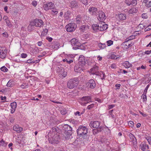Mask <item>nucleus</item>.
I'll return each mask as SVG.
<instances>
[{"label":"nucleus","instance_id":"27","mask_svg":"<svg viewBox=\"0 0 151 151\" xmlns=\"http://www.w3.org/2000/svg\"><path fill=\"white\" fill-rule=\"evenodd\" d=\"M119 18L121 20H124L126 19V15L124 14H120L119 15Z\"/></svg>","mask_w":151,"mask_h":151},{"label":"nucleus","instance_id":"6","mask_svg":"<svg viewBox=\"0 0 151 151\" xmlns=\"http://www.w3.org/2000/svg\"><path fill=\"white\" fill-rule=\"evenodd\" d=\"M76 27V25L74 23H70L68 24L66 26L67 31L72 32L74 31Z\"/></svg>","mask_w":151,"mask_h":151},{"label":"nucleus","instance_id":"34","mask_svg":"<svg viewBox=\"0 0 151 151\" xmlns=\"http://www.w3.org/2000/svg\"><path fill=\"white\" fill-rule=\"evenodd\" d=\"M11 106L12 109H16L17 107V103L15 102H14L11 103Z\"/></svg>","mask_w":151,"mask_h":151},{"label":"nucleus","instance_id":"56","mask_svg":"<svg viewBox=\"0 0 151 151\" xmlns=\"http://www.w3.org/2000/svg\"><path fill=\"white\" fill-rule=\"evenodd\" d=\"M138 27L139 28H140L141 29H143L145 27V26L143 25L142 24H140L139 25Z\"/></svg>","mask_w":151,"mask_h":151},{"label":"nucleus","instance_id":"40","mask_svg":"<svg viewBox=\"0 0 151 151\" xmlns=\"http://www.w3.org/2000/svg\"><path fill=\"white\" fill-rule=\"evenodd\" d=\"M1 70L2 71L4 72H6L8 70V69L5 66H3L1 68Z\"/></svg>","mask_w":151,"mask_h":151},{"label":"nucleus","instance_id":"24","mask_svg":"<svg viewBox=\"0 0 151 151\" xmlns=\"http://www.w3.org/2000/svg\"><path fill=\"white\" fill-rule=\"evenodd\" d=\"M69 6L72 8H74L77 6V4L76 1H73L70 2Z\"/></svg>","mask_w":151,"mask_h":151},{"label":"nucleus","instance_id":"20","mask_svg":"<svg viewBox=\"0 0 151 151\" xmlns=\"http://www.w3.org/2000/svg\"><path fill=\"white\" fill-rule=\"evenodd\" d=\"M99 16L98 19L100 22H102L104 19V12L102 11H99Z\"/></svg>","mask_w":151,"mask_h":151},{"label":"nucleus","instance_id":"13","mask_svg":"<svg viewBox=\"0 0 151 151\" xmlns=\"http://www.w3.org/2000/svg\"><path fill=\"white\" fill-rule=\"evenodd\" d=\"M88 12L91 14L93 16H97L98 13L97 9L96 8L94 7L89 8L88 9Z\"/></svg>","mask_w":151,"mask_h":151},{"label":"nucleus","instance_id":"33","mask_svg":"<svg viewBox=\"0 0 151 151\" xmlns=\"http://www.w3.org/2000/svg\"><path fill=\"white\" fill-rule=\"evenodd\" d=\"M129 137H130V139L133 142L135 140H137L135 136L131 133H130L129 134Z\"/></svg>","mask_w":151,"mask_h":151},{"label":"nucleus","instance_id":"43","mask_svg":"<svg viewBox=\"0 0 151 151\" xmlns=\"http://www.w3.org/2000/svg\"><path fill=\"white\" fill-rule=\"evenodd\" d=\"M113 42L112 41L109 40L106 41L107 45L108 46H109L113 44Z\"/></svg>","mask_w":151,"mask_h":151},{"label":"nucleus","instance_id":"49","mask_svg":"<svg viewBox=\"0 0 151 151\" xmlns=\"http://www.w3.org/2000/svg\"><path fill=\"white\" fill-rule=\"evenodd\" d=\"M94 106V104H91L89 105H88L87 107V109H90L93 108Z\"/></svg>","mask_w":151,"mask_h":151},{"label":"nucleus","instance_id":"55","mask_svg":"<svg viewBox=\"0 0 151 151\" xmlns=\"http://www.w3.org/2000/svg\"><path fill=\"white\" fill-rule=\"evenodd\" d=\"M27 56V54L26 53H22L21 54V57L22 58H26Z\"/></svg>","mask_w":151,"mask_h":151},{"label":"nucleus","instance_id":"50","mask_svg":"<svg viewBox=\"0 0 151 151\" xmlns=\"http://www.w3.org/2000/svg\"><path fill=\"white\" fill-rule=\"evenodd\" d=\"M144 19H146L148 17L146 13L143 14L141 16Z\"/></svg>","mask_w":151,"mask_h":151},{"label":"nucleus","instance_id":"12","mask_svg":"<svg viewBox=\"0 0 151 151\" xmlns=\"http://www.w3.org/2000/svg\"><path fill=\"white\" fill-rule=\"evenodd\" d=\"M100 125V123L98 121H91L89 124V126L91 128H98Z\"/></svg>","mask_w":151,"mask_h":151},{"label":"nucleus","instance_id":"39","mask_svg":"<svg viewBox=\"0 0 151 151\" xmlns=\"http://www.w3.org/2000/svg\"><path fill=\"white\" fill-rule=\"evenodd\" d=\"M141 146V149L143 151H146V144H142L140 145Z\"/></svg>","mask_w":151,"mask_h":151},{"label":"nucleus","instance_id":"54","mask_svg":"<svg viewBox=\"0 0 151 151\" xmlns=\"http://www.w3.org/2000/svg\"><path fill=\"white\" fill-rule=\"evenodd\" d=\"M135 38V36H130L128 38L126 39V40H128V41H129V40H132L134 39Z\"/></svg>","mask_w":151,"mask_h":151},{"label":"nucleus","instance_id":"63","mask_svg":"<svg viewBox=\"0 0 151 151\" xmlns=\"http://www.w3.org/2000/svg\"><path fill=\"white\" fill-rule=\"evenodd\" d=\"M97 58L99 61H101L102 59V58L101 57H100L99 55L97 56Z\"/></svg>","mask_w":151,"mask_h":151},{"label":"nucleus","instance_id":"60","mask_svg":"<svg viewBox=\"0 0 151 151\" xmlns=\"http://www.w3.org/2000/svg\"><path fill=\"white\" fill-rule=\"evenodd\" d=\"M69 122H70L71 123H72L73 124H75L76 123V121H75L74 119H70Z\"/></svg>","mask_w":151,"mask_h":151},{"label":"nucleus","instance_id":"61","mask_svg":"<svg viewBox=\"0 0 151 151\" xmlns=\"http://www.w3.org/2000/svg\"><path fill=\"white\" fill-rule=\"evenodd\" d=\"M134 44V43H132V42H131L130 43H129V42H128V47H126V48H129V47H130L131 46H132V45H133Z\"/></svg>","mask_w":151,"mask_h":151},{"label":"nucleus","instance_id":"5","mask_svg":"<svg viewBox=\"0 0 151 151\" xmlns=\"http://www.w3.org/2000/svg\"><path fill=\"white\" fill-rule=\"evenodd\" d=\"M70 42L73 47V49L76 50L78 49H81V44L76 39H72L70 40Z\"/></svg>","mask_w":151,"mask_h":151},{"label":"nucleus","instance_id":"4","mask_svg":"<svg viewBox=\"0 0 151 151\" xmlns=\"http://www.w3.org/2000/svg\"><path fill=\"white\" fill-rule=\"evenodd\" d=\"M99 69V67L96 65L94 66L91 69V73L92 74L100 76L101 77L102 76V78L104 79V73L101 72V71L99 72L98 71Z\"/></svg>","mask_w":151,"mask_h":151},{"label":"nucleus","instance_id":"62","mask_svg":"<svg viewBox=\"0 0 151 151\" xmlns=\"http://www.w3.org/2000/svg\"><path fill=\"white\" fill-rule=\"evenodd\" d=\"M128 40H126V42H124V46H127L128 47Z\"/></svg>","mask_w":151,"mask_h":151},{"label":"nucleus","instance_id":"8","mask_svg":"<svg viewBox=\"0 0 151 151\" xmlns=\"http://www.w3.org/2000/svg\"><path fill=\"white\" fill-rule=\"evenodd\" d=\"M91 97L90 96H83L81 98V100L83 101H85L84 103H82L81 104L84 106H86V104L90 102H91Z\"/></svg>","mask_w":151,"mask_h":151},{"label":"nucleus","instance_id":"51","mask_svg":"<svg viewBox=\"0 0 151 151\" xmlns=\"http://www.w3.org/2000/svg\"><path fill=\"white\" fill-rule=\"evenodd\" d=\"M104 129L107 132V134L110 133V129L106 126H104Z\"/></svg>","mask_w":151,"mask_h":151},{"label":"nucleus","instance_id":"32","mask_svg":"<svg viewBox=\"0 0 151 151\" xmlns=\"http://www.w3.org/2000/svg\"><path fill=\"white\" fill-rule=\"evenodd\" d=\"M92 27L93 30L95 32H97L99 30V27L98 25L96 24H93L92 25Z\"/></svg>","mask_w":151,"mask_h":151},{"label":"nucleus","instance_id":"15","mask_svg":"<svg viewBox=\"0 0 151 151\" xmlns=\"http://www.w3.org/2000/svg\"><path fill=\"white\" fill-rule=\"evenodd\" d=\"M86 85L90 88L92 89L94 88L96 86V83L94 81L93 79L90 80L88 82Z\"/></svg>","mask_w":151,"mask_h":151},{"label":"nucleus","instance_id":"18","mask_svg":"<svg viewBox=\"0 0 151 151\" xmlns=\"http://www.w3.org/2000/svg\"><path fill=\"white\" fill-rule=\"evenodd\" d=\"M13 129L18 133H20L23 130V128L17 125H16L13 127Z\"/></svg>","mask_w":151,"mask_h":151},{"label":"nucleus","instance_id":"30","mask_svg":"<svg viewBox=\"0 0 151 151\" xmlns=\"http://www.w3.org/2000/svg\"><path fill=\"white\" fill-rule=\"evenodd\" d=\"M137 11V9L135 8H132L129 11V14H133V13H136Z\"/></svg>","mask_w":151,"mask_h":151},{"label":"nucleus","instance_id":"11","mask_svg":"<svg viewBox=\"0 0 151 151\" xmlns=\"http://www.w3.org/2000/svg\"><path fill=\"white\" fill-rule=\"evenodd\" d=\"M84 66L78 64L75 66L74 70L76 72L80 73L85 69Z\"/></svg>","mask_w":151,"mask_h":151},{"label":"nucleus","instance_id":"21","mask_svg":"<svg viewBox=\"0 0 151 151\" xmlns=\"http://www.w3.org/2000/svg\"><path fill=\"white\" fill-rule=\"evenodd\" d=\"M70 14H71V12L69 11H67L65 13L64 17L65 19L68 20L70 18Z\"/></svg>","mask_w":151,"mask_h":151},{"label":"nucleus","instance_id":"58","mask_svg":"<svg viewBox=\"0 0 151 151\" xmlns=\"http://www.w3.org/2000/svg\"><path fill=\"white\" fill-rule=\"evenodd\" d=\"M32 4L35 7L37 4V1H33L32 2Z\"/></svg>","mask_w":151,"mask_h":151},{"label":"nucleus","instance_id":"26","mask_svg":"<svg viewBox=\"0 0 151 151\" xmlns=\"http://www.w3.org/2000/svg\"><path fill=\"white\" fill-rule=\"evenodd\" d=\"M82 20V17L80 15H78L76 18V23L77 24H79L81 22Z\"/></svg>","mask_w":151,"mask_h":151},{"label":"nucleus","instance_id":"59","mask_svg":"<svg viewBox=\"0 0 151 151\" xmlns=\"http://www.w3.org/2000/svg\"><path fill=\"white\" fill-rule=\"evenodd\" d=\"M27 63H34V62H33V60L32 59H29L27 60Z\"/></svg>","mask_w":151,"mask_h":151},{"label":"nucleus","instance_id":"7","mask_svg":"<svg viewBox=\"0 0 151 151\" xmlns=\"http://www.w3.org/2000/svg\"><path fill=\"white\" fill-rule=\"evenodd\" d=\"M32 21L36 27H41L44 26V22L41 19H36Z\"/></svg>","mask_w":151,"mask_h":151},{"label":"nucleus","instance_id":"47","mask_svg":"<svg viewBox=\"0 0 151 151\" xmlns=\"http://www.w3.org/2000/svg\"><path fill=\"white\" fill-rule=\"evenodd\" d=\"M132 5L133 6H135L137 4V0H132Z\"/></svg>","mask_w":151,"mask_h":151},{"label":"nucleus","instance_id":"9","mask_svg":"<svg viewBox=\"0 0 151 151\" xmlns=\"http://www.w3.org/2000/svg\"><path fill=\"white\" fill-rule=\"evenodd\" d=\"M7 50L4 47L0 48V58L2 59L4 58L6 56Z\"/></svg>","mask_w":151,"mask_h":151},{"label":"nucleus","instance_id":"64","mask_svg":"<svg viewBox=\"0 0 151 151\" xmlns=\"http://www.w3.org/2000/svg\"><path fill=\"white\" fill-rule=\"evenodd\" d=\"M5 21L8 25H10V21L8 19H7L6 20H5Z\"/></svg>","mask_w":151,"mask_h":151},{"label":"nucleus","instance_id":"38","mask_svg":"<svg viewBox=\"0 0 151 151\" xmlns=\"http://www.w3.org/2000/svg\"><path fill=\"white\" fill-rule=\"evenodd\" d=\"M48 31V30L47 29H44L41 33V35L42 36H44L47 35Z\"/></svg>","mask_w":151,"mask_h":151},{"label":"nucleus","instance_id":"23","mask_svg":"<svg viewBox=\"0 0 151 151\" xmlns=\"http://www.w3.org/2000/svg\"><path fill=\"white\" fill-rule=\"evenodd\" d=\"M104 22L103 21L100 22V23L98 24L99 30V31H102L104 30Z\"/></svg>","mask_w":151,"mask_h":151},{"label":"nucleus","instance_id":"37","mask_svg":"<svg viewBox=\"0 0 151 151\" xmlns=\"http://www.w3.org/2000/svg\"><path fill=\"white\" fill-rule=\"evenodd\" d=\"M12 81L11 80H10L7 83L6 86L8 87H12L13 86V84L12 83Z\"/></svg>","mask_w":151,"mask_h":151},{"label":"nucleus","instance_id":"41","mask_svg":"<svg viewBox=\"0 0 151 151\" xmlns=\"http://www.w3.org/2000/svg\"><path fill=\"white\" fill-rule=\"evenodd\" d=\"M125 3L129 6L130 5H132V1L131 0H126L125 1Z\"/></svg>","mask_w":151,"mask_h":151},{"label":"nucleus","instance_id":"45","mask_svg":"<svg viewBox=\"0 0 151 151\" xmlns=\"http://www.w3.org/2000/svg\"><path fill=\"white\" fill-rule=\"evenodd\" d=\"M128 124L129 126L132 127L134 126V122L132 121H130L129 122Z\"/></svg>","mask_w":151,"mask_h":151},{"label":"nucleus","instance_id":"29","mask_svg":"<svg viewBox=\"0 0 151 151\" xmlns=\"http://www.w3.org/2000/svg\"><path fill=\"white\" fill-rule=\"evenodd\" d=\"M124 66L126 68H129L130 67H132V65L128 61H125L124 63Z\"/></svg>","mask_w":151,"mask_h":151},{"label":"nucleus","instance_id":"42","mask_svg":"<svg viewBox=\"0 0 151 151\" xmlns=\"http://www.w3.org/2000/svg\"><path fill=\"white\" fill-rule=\"evenodd\" d=\"M142 98L143 99V101H147V96L146 94H143L141 96Z\"/></svg>","mask_w":151,"mask_h":151},{"label":"nucleus","instance_id":"31","mask_svg":"<svg viewBox=\"0 0 151 151\" xmlns=\"http://www.w3.org/2000/svg\"><path fill=\"white\" fill-rule=\"evenodd\" d=\"M80 29L81 31H84L86 30L87 29H88V26L84 25L81 26L80 27Z\"/></svg>","mask_w":151,"mask_h":151},{"label":"nucleus","instance_id":"3","mask_svg":"<svg viewBox=\"0 0 151 151\" xmlns=\"http://www.w3.org/2000/svg\"><path fill=\"white\" fill-rule=\"evenodd\" d=\"M48 136L49 137V142L52 144H58L60 137L58 134H56L55 135H51V133L49 132L48 134Z\"/></svg>","mask_w":151,"mask_h":151},{"label":"nucleus","instance_id":"44","mask_svg":"<svg viewBox=\"0 0 151 151\" xmlns=\"http://www.w3.org/2000/svg\"><path fill=\"white\" fill-rule=\"evenodd\" d=\"M67 111L65 109H62L60 111L61 114L63 115H64L67 113Z\"/></svg>","mask_w":151,"mask_h":151},{"label":"nucleus","instance_id":"14","mask_svg":"<svg viewBox=\"0 0 151 151\" xmlns=\"http://www.w3.org/2000/svg\"><path fill=\"white\" fill-rule=\"evenodd\" d=\"M85 63L84 56L83 55H81L79 58L78 64L82 66H85Z\"/></svg>","mask_w":151,"mask_h":151},{"label":"nucleus","instance_id":"17","mask_svg":"<svg viewBox=\"0 0 151 151\" xmlns=\"http://www.w3.org/2000/svg\"><path fill=\"white\" fill-rule=\"evenodd\" d=\"M35 26L33 22L32 21H31L27 27L28 30L29 32L33 31L35 29Z\"/></svg>","mask_w":151,"mask_h":151},{"label":"nucleus","instance_id":"57","mask_svg":"<svg viewBox=\"0 0 151 151\" xmlns=\"http://www.w3.org/2000/svg\"><path fill=\"white\" fill-rule=\"evenodd\" d=\"M145 6L149 8L151 7V1L149 2Z\"/></svg>","mask_w":151,"mask_h":151},{"label":"nucleus","instance_id":"53","mask_svg":"<svg viewBox=\"0 0 151 151\" xmlns=\"http://www.w3.org/2000/svg\"><path fill=\"white\" fill-rule=\"evenodd\" d=\"M82 3L85 5H87L88 4V1L87 0H80Z\"/></svg>","mask_w":151,"mask_h":151},{"label":"nucleus","instance_id":"19","mask_svg":"<svg viewBox=\"0 0 151 151\" xmlns=\"http://www.w3.org/2000/svg\"><path fill=\"white\" fill-rule=\"evenodd\" d=\"M63 129L64 131V132H72V129L71 127L68 124L64 125L63 126Z\"/></svg>","mask_w":151,"mask_h":151},{"label":"nucleus","instance_id":"36","mask_svg":"<svg viewBox=\"0 0 151 151\" xmlns=\"http://www.w3.org/2000/svg\"><path fill=\"white\" fill-rule=\"evenodd\" d=\"M101 131V129H94L93 130V134H95L98 133V132Z\"/></svg>","mask_w":151,"mask_h":151},{"label":"nucleus","instance_id":"52","mask_svg":"<svg viewBox=\"0 0 151 151\" xmlns=\"http://www.w3.org/2000/svg\"><path fill=\"white\" fill-rule=\"evenodd\" d=\"M146 139L150 144H151V137H147Z\"/></svg>","mask_w":151,"mask_h":151},{"label":"nucleus","instance_id":"1","mask_svg":"<svg viewBox=\"0 0 151 151\" xmlns=\"http://www.w3.org/2000/svg\"><path fill=\"white\" fill-rule=\"evenodd\" d=\"M87 131V129L86 127L81 125L77 129V132L78 135L80 136V137L85 139L86 137Z\"/></svg>","mask_w":151,"mask_h":151},{"label":"nucleus","instance_id":"22","mask_svg":"<svg viewBox=\"0 0 151 151\" xmlns=\"http://www.w3.org/2000/svg\"><path fill=\"white\" fill-rule=\"evenodd\" d=\"M64 135L65 139H69L72 134V132H64Z\"/></svg>","mask_w":151,"mask_h":151},{"label":"nucleus","instance_id":"10","mask_svg":"<svg viewBox=\"0 0 151 151\" xmlns=\"http://www.w3.org/2000/svg\"><path fill=\"white\" fill-rule=\"evenodd\" d=\"M54 4L52 2L47 3L45 4L43 6V7L45 10L47 11L50 9H51L54 8Z\"/></svg>","mask_w":151,"mask_h":151},{"label":"nucleus","instance_id":"48","mask_svg":"<svg viewBox=\"0 0 151 151\" xmlns=\"http://www.w3.org/2000/svg\"><path fill=\"white\" fill-rule=\"evenodd\" d=\"M150 86V85L149 84L147 86H146V88H145L144 92L143 93L144 94H146L147 90L148 89V88H149Z\"/></svg>","mask_w":151,"mask_h":151},{"label":"nucleus","instance_id":"46","mask_svg":"<svg viewBox=\"0 0 151 151\" xmlns=\"http://www.w3.org/2000/svg\"><path fill=\"white\" fill-rule=\"evenodd\" d=\"M54 48H55L56 49H57L58 48L59 45V44L57 42H56L55 43H54Z\"/></svg>","mask_w":151,"mask_h":151},{"label":"nucleus","instance_id":"16","mask_svg":"<svg viewBox=\"0 0 151 151\" xmlns=\"http://www.w3.org/2000/svg\"><path fill=\"white\" fill-rule=\"evenodd\" d=\"M60 131V129L57 127H54L52 128L51 130L50 131V132L51 133V135H55L56 134H58Z\"/></svg>","mask_w":151,"mask_h":151},{"label":"nucleus","instance_id":"2","mask_svg":"<svg viewBox=\"0 0 151 151\" xmlns=\"http://www.w3.org/2000/svg\"><path fill=\"white\" fill-rule=\"evenodd\" d=\"M79 83L78 79L77 78H75L70 79L67 83L68 87L70 89H72L76 87Z\"/></svg>","mask_w":151,"mask_h":151},{"label":"nucleus","instance_id":"25","mask_svg":"<svg viewBox=\"0 0 151 151\" xmlns=\"http://www.w3.org/2000/svg\"><path fill=\"white\" fill-rule=\"evenodd\" d=\"M51 10L50 12L51 14L53 16L56 15L58 13V10L57 9L53 8L51 9Z\"/></svg>","mask_w":151,"mask_h":151},{"label":"nucleus","instance_id":"35","mask_svg":"<svg viewBox=\"0 0 151 151\" xmlns=\"http://www.w3.org/2000/svg\"><path fill=\"white\" fill-rule=\"evenodd\" d=\"M63 73L61 74V75L60 76V77H61L62 78H63L66 76L67 75V73L66 71H64V69H63Z\"/></svg>","mask_w":151,"mask_h":151},{"label":"nucleus","instance_id":"28","mask_svg":"<svg viewBox=\"0 0 151 151\" xmlns=\"http://www.w3.org/2000/svg\"><path fill=\"white\" fill-rule=\"evenodd\" d=\"M39 50L38 48L35 47L34 48H32L31 50V52L34 54H36L39 52Z\"/></svg>","mask_w":151,"mask_h":151}]
</instances>
